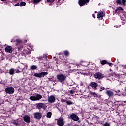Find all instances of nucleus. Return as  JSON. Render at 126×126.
I'll use <instances>...</instances> for the list:
<instances>
[{
    "instance_id": "nucleus-14",
    "label": "nucleus",
    "mask_w": 126,
    "mask_h": 126,
    "mask_svg": "<svg viewBox=\"0 0 126 126\" xmlns=\"http://www.w3.org/2000/svg\"><path fill=\"white\" fill-rule=\"evenodd\" d=\"M23 53L24 55H28V54H30V53H31V49L26 48L24 49Z\"/></svg>"
},
{
    "instance_id": "nucleus-12",
    "label": "nucleus",
    "mask_w": 126,
    "mask_h": 126,
    "mask_svg": "<svg viewBox=\"0 0 126 126\" xmlns=\"http://www.w3.org/2000/svg\"><path fill=\"white\" fill-rule=\"evenodd\" d=\"M48 103H55L56 101V97H55L53 95H51L48 97Z\"/></svg>"
},
{
    "instance_id": "nucleus-26",
    "label": "nucleus",
    "mask_w": 126,
    "mask_h": 126,
    "mask_svg": "<svg viewBox=\"0 0 126 126\" xmlns=\"http://www.w3.org/2000/svg\"><path fill=\"white\" fill-rule=\"evenodd\" d=\"M107 64V61L105 60H103L101 61V64L104 65V64Z\"/></svg>"
},
{
    "instance_id": "nucleus-5",
    "label": "nucleus",
    "mask_w": 126,
    "mask_h": 126,
    "mask_svg": "<svg viewBox=\"0 0 126 126\" xmlns=\"http://www.w3.org/2000/svg\"><path fill=\"white\" fill-rule=\"evenodd\" d=\"M36 107L38 109V110H41V109L45 110V109H47V106H46L45 103H39L36 104Z\"/></svg>"
},
{
    "instance_id": "nucleus-6",
    "label": "nucleus",
    "mask_w": 126,
    "mask_h": 126,
    "mask_svg": "<svg viewBox=\"0 0 126 126\" xmlns=\"http://www.w3.org/2000/svg\"><path fill=\"white\" fill-rule=\"evenodd\" d=\"M57 125L59 126H63L64 125V120L63 118H60L57 120Z\"/></svg>"
},
{
    "instance_id": "nucleus-28",
    "label": "nucleus",
    "mask_w": 126,
    "mask_h": 126,
    "mask_svg": "<svg viewBox=\"0 0 126 126\" xmlns=\"http://www.w3.org/2000/svg\"><path fill=\"white\" fill-rule=\"evenodd\" d=\"M64 54L65 56H68L69 55V52H68V51H65L64 52Z\"/></svg>"
},
{
    "instance_id": "nucleus-1",
    "label": "nucleus",
    "mask_w": 126,
    "mask_h": 126,
    "mask_svg": "<svg viewBox=\"0 0 126 126\" xmlns=\"http://www.w3.org/2000/svg\"><path fill=\"white\" fill-rule=\"evenodd\" d=\"M56 78L58 82H60V83H63L66 79V76L63 74H60L56 76Z\"/></svg>"
},
{
    "instance_id": "nucleus-18",
    "label": "nucleus",
    "mask_w": 126,
    "mask_h": 126,
    "mask_svg": "<svg viewBox=\"0 0 126 126\" xmlns=\"http://www.w3.org/2000/svg\"><path fill=\"white\" fill-rule=\"evenodd\" d=\"M103 17H104V12H103L99 13L97 15V18H98V19H103Z\"/></svg>"
},
{
    "instance_id": "nucleus-15",
    "label": "nucleus",
    "mask_w": 126,
    "mask_h": 126,
    "mask_svg": "<svg viewBox=\"0 0 126 126\" xmlns=\"http://www.w3.org/2000/svg\"><path fill=\"white\" fill-rule=\"evenodd\" d=\"M23 120L24 122H26V123H28V124L30 123V117L28 115H25L23 117Z\"/></svg>"
},
{
    "instance_id": "nucleus-35",
    "label": "nucleus",
    "mask_w": 126,
    "mask_h": 126,
    "mask_svg": "<svg viewBox=\"0 0 126 126\" xmlns=\"http://www.w3.org/2000/svg\"><path fill=\"white\" fill-rule=\"evenodd\" d=\"M15 42H16L17 43H20L21 41L20 39H16Z\"/></svg>"
},
{
    "instance_id": "nucleus-33",
    "label": "nucleus",
    "mask_w": 126,
    "mask_h": 126,
    "mask_svg": "<svg viewBox=\"0 0 126 126\" xmlns=\"http://www.w3.org/2000/svg\"><path fill=\"white\" fill-rule=\"evenodd\" d=\"M103 126H110V124L106 122L104 124Z\"/></svg>"
},
{
    "instance_id": "nucleus-43",
    "label": "nucleus",
    "mask_w": 126,
    "mask_h": 126,
    "mask_svg": "<svg viewBox=\"0 0 126 126\" xmlns=\"http://www.w3.org/2000/svg\"><path fill=\"white\" fill-rule=\"evenodd\" d=\"M11 42V43H13V42H15V41L13 39H12Z\"/></svg>"
},
{
    "instance_id": "nucleus-27",
    "label": "nucleus",
    "mask_w": 126,
    "mask_h": 126,
    "mask_svg": "<svg viewBox=\"0 0 126 126\" xmlns=\"http://www.w3.org/2000/svg\"><path fill=\"white\" fill-rule=\"evenodd\" d=\"M40 1H42V0H33L34 3H39Z\"/></svg>"
},
{
    "instance_id": "nucleus-21",
    "label": "nucleus",
    "mask_w": 126,
    "mask_h": 126,
    "mask_svg": "<svg viewBox=\"0 0 126 126\" xmlns=\"http://www.w3.org/2000/svg\"><path fill=\"white\" fill-rule=\"evenodd\" d=\"M46 117L49 119H51V117H52V112H48L46 114Z\"/></svg>"
},
{
    "instance_id": "nucleus-4",
    "label": "nucleus",
    "mask_w": 126,
    "mask_h": 126,
    "mask_svg": "<svg viewBox=\"0 0 126 126\" xmlns=\"http://www.w3.org/2000/svg\"><path fill=\"white\" fill-rule=\"evenodd\" d=\"M5 91L8 94H13L14 93V88L12 87H8L5 89Z\"/></svg>"
},
{
    "instance_id": "nucleus-34",
    "label": "nucleus",
    "mask_w": 126,
    "mask_h": 126,
    "mask_svg": "<svg viewBox=\"0 0 126 126\" xmlns=\"http://www.w3.org/2000/svg\"><path fill=\"white\" fill-rule=\"evenodd\" d=\"M69 92H70V94H73V93H74V91L71 90L69 91Z\"/></svg>"
},
{
    "instance_id": "nucleus-13",
    "label": "nucleus",
    "mask_w": 126,
    "mask_h": 126,
    "mask_svg": "<svg viewBox=\"0 0 126 126\" xmlns=\"http://www.w3.org/2000/svg\"><path fill=\"white\" fill-rule=\"evenodd\" d=\"M34 118L40 120L42 118V113L40 112H36L34 114Z\"/></svg>"
},
{
    "instance_id": "nucleus-23",
    "label": "nucleus",
    "mask_w": 126,
    "mask_h": 126,
    "mask_svg": "<svg viewBox=\"0 0 126 126\" xmlns=\"http://www.w3.org/2000/svg\"><path fill=\"white\" fill-rule=\"evenodd\" d=\"M120 10H123V8L121 7H119L115 10V12H120Z\"/></svg>"
},
{
    "instance_id": "nucleus-40",
    "label": "nucleus",
    "mask_w": 126,
    "mask_h": 126,
    "mask_svg": "<svg viewBox=\"0 0 126 126\" xmlns=\"http://www.w3.org/2000/svg\"><path fill=\"white\" fill-rule=\"evenodd\" d=\"M16 73H19V72H20V71H19V70L18 69L16 71Z\"/></svg>"
},
{
    "instance_id": "nucleus-7",
    "label": "nucleus",
    "mask_w": 126,
    "mask_h": 126,
    "mask_svg": "<svg viewBox=\"0 0 126 126\" xmlns=\"http://www.w3.org/2000/svg\"><path fill=\"white\" fill-rule=\"evenodd\" d=\"M88 2H89V0H79L78 1L80 6H83L85 4H87L86 3H88Z\"/></svg>"
},
{
    "instance_id": "nucleus-38",
    "label": "nucleus",
    "mask_w": 126,
    "mask_h": 126,
    "mask_svg": "<svg viewBox=\"0 0 126 126\" xmlns=\"http://www.w3.org/2000/svg\"><path fill=\"white\" fill-rule=\"evenodd\" d=\"M122 67H123V68L126 69V65H122Z\"/></svg>"
},
{
    "instance_id": "nucleus-3",
    "label": "nucleus",
    "mask_w": 126,
    "mask_h": 126,
    "mask_svg": "<svg viewBox=\"0 0 126 126\" xmlns=\"http://www.w3.org/2000/svg\"><path fill=\"white\" fill-rule=\"evenodd\" d=\"M46 75H48V72H42L40 73H36L34 74V76L35 77H38L39 78L44 77L46 76Z\"/></svg>"
},
{
    "instance_id": "nucleus-31",
    "label": "nucleus",
    "mask_w": 126,
    "mask_h": 126,
    "mask_svg": "<svg viewBox=\"0 0 126 126\" xmlns=\"http://www.w3.org/2000/svg\"><path fill=\"white\" fill-rule=\"evenodd\" d=\"M54 1H55V0H47V2L52 3V2H54Z\"/></svg>"
},
{
    "instance_id": "nucleus-2",
    "label": "nucleus",
    "mask_w": 126,
    "mask_h": 126,
    "mask_svg": "<svg viewBox=\"0 0 126 126\" xmlns=\"http://www.w3.org/2000/svg\"><path fill=\"white\" fill-rule=\"evenodd\" d=\"M42 98V95L38 94H36V96H32L30 97V100L31 101H40Z\"/></svg>"
},
{
    "instance_id": "nucleus-9",
    "label": "nucleus",
    "mask_w": 126,
    "mask_h": 126,
    "mask_svg": "<svg viewBox=\"0 0 126 126\" xmlns=\"http://www.w3.org/2000/svg\"><path fill=\"white\" fill-rule=\"evenodd\" d=\"M90 86H91L92 88L94 89V90H96V89H97V87L98 86V83L94 82H91L90 83Z\"/></svg>"
},
{
    "instance_id": "nucleus-24",
    "label": "nucleus",
    "mask_w": 126,
    "mask_h": 126,
    "mask_svg": "<svg viewBox=\"0 0 126 126\" xmlns=\"http://www.w3.org/2000/svg\"><path fill=\"white\" fill-rule=\"evenodd\" d=\"M66 103L67 105H72L73 104V102H72L69 100L66 101Z\"/></svg>"
},
{
    "instance_id": "nucleus-29",
    "label": "nucleus",
    "mask_w": 126,
    "mask_h": 126,
    "mask_svg": "<svg viewBox=\"0 0 126 126\" xmlns=\"http://www.w3.org/2000/svg\"><path fill=\"white\" fill-rule=\"evenodd\" d=\"M103 90H105V87H100V89L99 90L100 92L103 91Z\"/></svg>"
},
{
    "instance_id": "nucleus-41",
    "label": "nucleus",
    "mask_w": 126,
    "mask_h": 126,
    "mask_svg": "<svg viewBox=\"0 0 126 126\" xmlns=\"http://www.w3.org/2000/svg\"><path fill=\"white\" fill-rule=\"evenodd\" d=\"M19 5H20V4H15L14 6H19Z\"/></svg>"
},
{
    "instance_id": "nucleus-46",
    "label": "nucleus",
    "mask_w": 126,
    "mask_h": 126,
    "mask_svg": "<svg viewBox=\"0 0 126 126\" xmlns=\"http://www.w3.org/2000/svg\"><path fill=\"white\" fill-rule=\"evenodd\" d=\"M118 92H120V90H118Z\"/></svg>"
},
{
    "instance_id": "nucleus-44",
    "label": "nucleus",
    "mask_w": 126,
    "mask_h": 126,
    "mask_svg": "<svg viewBox=\"0 0 126 126\" xmlns=\"http://www.w3.org/2000/svg\"><path fill=\"white\" fill-rule=\"evenodd\" d=\"M106 89H109V88H107Z\"/></svg>"
},
{
    "instance_id": "nucleus-20",
    "label": "nucleus",
    "mask_w": 126,
    "mask_h": 126,
    "mask_svg": "<svg viewBox=\"0 0 126 126\" xmlns=\"http://www.w3.org/2000/svg\"><path fill=\"white\" fill-rule=\"evenodd\" d=\"M37 68L38 67L36 65H32L30 67V69L31 70H35V69H37Z\"/></svg>"
},
{
    "instance_id": "nucleus-32",
    "label": "nucleus",
    "mask_w": 126,
    "mask_h": 126,
    "mask_svg": "<svg viewBox=\"0 0 126 126\" xmlns=\"http://www.w3.org/2000/svg\"><path fill=\"white\" fill-rule=\"evenodd\" d=\"M67 101L65 100V99H61V102H62V103H65V102H66Z\"/></svg>"
},
{
    "instance_id": "nucleus-17",
    "label": "nucleus",
    "mask_w": 126,
    "mask_h": 126,
    "mask_svg": "<svg viewBox=\"0 0 126 126\" xmlns=\"http://www.w3.org/2000/svg\"><path fill=\"white\" fill-rule=\"evenodd\" d=\"M116 2L118 4H121V5H125V2H126V0H117Z\"/></svg>"
},
{
    "instance_id": "nucleus-10",
    "label": "nucleus",
    "mask_w": 126,
    "mask_h": 126,
    "mask_svg": "<svg viewBox=\"0 0 126 126\" xmlns=\"http://www.w3.org/2000/svg\"><path fill=\"white\" fill-rule=\"evenodd\" d=\"M94 77L96 79H102L104 77V76H103V74L100 72H97L94 74Z\"/></svg>"
},
{
    "instance_id": "nucleus-30",
    "label": "nucleus",
    "mask_w": 126,
    "mask_h": 126,
    "mask_svg": "<svg viewBox=\"0 0 126 126\" xmlns=\"http://www.w3.org/2000/svg\"><path fill=\"white\" fill-rule=\"evenodd\" d=\"M12 124H13V125H15L16 126H18V123H17L16 121L12 122Z\"/></svg>"
},
{
    "instance_id": "nucleus-42",
    "label": "nucleus",
    "mask_w": 126,
    "mask_h": 126,
    "mask_svg": "<svg viewBox=\"0 0 126 126\" xmlns=\"http://www.w3.org/2000/svg\"><path fill=\"white\" fill-rule=\"evenodd\" d=\"M93 94H94V95H97V94H96V93L95 92H93L92 93Z\"/></svg>"
},
{
    "instance_id": "nucleus-22",
    "label": "nucleus",
    "mask_w": 126,
    "mask_h": 126,
    "mask_svg": "<svg viewBox=\"0 0 126 126\" xmlns=\"http://www.w3.org/2000/svg\"><path fill=\"white\" fill-rule=\"evenodd\" d=\"M9 74H10V75H13V74H14V69L12 68L9 70Z\"/></svg>"
},
{
    "instance_id": "nucleus-39",
    "label": "nucleus",
    "mask_w": 126,
    "mask_h": 126,
    "mask_svg": "<svg viewBox=\"0 0 126 126\" xmlns=\"http://www.w3.org/2000/svg\"><path fill=\"white\" fill-rule=\"evenodd\" d=\"M92 16H93V17L94 18H95V17H96V16H95V14H93L92 15Z\"/></svg>"
},
{
    "instance_id": "nucleus-37",
    "label": "nucleus",
    "mask_w": 126,
    "mask_h": 126,
    "mask_svg": "<svg viewBox=\"0 0 126 126\" xmlns=\"http://www.w3.org/2000/svg\"><path fill=\"white\" fill-rule=\"evenodd\" d=\"M107 64L109 65V66H112V65H113V64L111 63H107Z\"/></svg>"
},
{
    "instance_id": "nucleus-25",
    "label": "nucleus",
    "mask_w": 126,
    "mask_h": 126,
    "mask_svg": "<svg viewBox=\"0 0 126 126\" xmlns=\"http://www.w3.org/2000/svg\"><path fill=\"white\" fill-rule=\"evenodd\" d=\"M20 6H25L26 5V3L25 2H22L20 3Z\"/></svg>"
},
{
    "instance_id": "nucleus-11",
    "label": "nucleus",
    "mask_w": 126,
    "mask_h": 126,
    "mask_svg": "<svg viewBox=\"0 0 126 126\" xmlns=\"http://www.w3.org/2000/svg\"><path fill=\"white\" fill-rule=\"evenodd\" d=\"M5 51L6 53H9L10 54H12V52L13 51V49L11 46H8L6 48H5Z\"/></svg>"
},
{
    "instance_id": "nucleus-45",
    "label": "nucleus",
    "mask_w": 126,
    "mask_h": 126,
    "mask_svg": "<svg viewBox=\"0 0 126 126\" xmlns=\"http://www.w3.org/2000/svg\"><path fill=\"white\" fill-rule=\"evenodd\" d=\"M41 63H44V62H41Z\"/></svg>"
},
{
    "instance_id": "nucleus-19",
    "label": "nucleus",
    "mask_w": 126,
    "mask_h": 126,
    "mask_svg": "<svg viewBox=\"0 0 126 126\" xmlns=\"http://www.w3.org/2000/svg\"><path fill=\"white\" fill-rule=\"evenodd\" d=\"M80 64L82 65V66H87V65L89 64V63L87 62L82 61L80 62Z\"/></svg>"
},
{
    "instance_id": "nucleus-16",
    "label": "nucleus",
    "mask_w": 126,
    "mask_h": 126,
    "mask_svg": "<svg viewBox=\"0 0 126 126\" xmlns=\"http://www.w3.org/2000/svg\"><path fill=\"white\" fill-rule=\"evenodd\" d=\"M106 94L108 97H112V96H114V92L111 90H107L106 91Z\"/></svg>"
},
{
    "instance_id": "nucleus-36",
    "label": "nucleus",
    "mask_w": 126,
    "mask_h": 126,
    "mask_svg": "<svg viewBox=\"0 0 126 126\" xmlns=\"http://www.w3.org/2000/svg\"><path fill=\"white\" fill-rule=\"evenodd\" d=\"M39 60H40V61H42V60H44V57H40L39 58Z\"/></svg>"
},
{
    "instance_id": "nucleus-8",
    "label": "nucleus",
    "mask_w": 126,
    "mask_h": 126,
    "mask_svg": "<svg viewBox=\"0 0 126 126\" xmlns=\"http://www.w3.org/2000/svg\"><path fill=\"white\" fill-rule=\"evenodd\" d=\"M70 119H71V120H72V121H75V122H77V121L79 120V118H78V116H77V115H75L74 113H72L70 116Z\"/></svg>"
}]
</instances>
